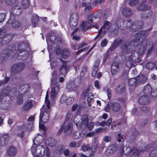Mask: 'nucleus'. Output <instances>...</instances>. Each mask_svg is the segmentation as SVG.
Returning a JSON list of instances; mask_svg holds the SVG:
<instances>
[{
	"instance_id": "obj_33",
	"label": "nucleus",
	"mask_w": 157,
	"mask_h": 157,
	"mask_svg": "<svg viewBox=\"0 0 157 157\" xmlns=\"http://www.w3.org/2000/svg\"><path fill=\"white\" fill-rule=\"evenodd\" d=\"M33 105V104L31 101H27L23 106V109L24 110L28 111L32 107Z\"/></svg>"
},
{
	"instance_id": "obj_5",
	"label": "nucleus",
	"mask_w": 157,
	"mask_h": 157,
	"mask_svg": "<svg viewBox=\"0 0 157 157\" xmlns=\"http://www.w3.org/2000/svg\"><path fill=\"white\" fill-rule=\"evenodd\" d=\"M51 98L52 100H53L58 92L59 89V85L55 79H53L51 80Z\"/></svg>"
},
{
	"instance_id": "obj_11",
	"label": "nucleus",
	"mask_w": 157,
	"mask_h": 157,
	"mask_svg": "<svg viewBox=\"0 0 157 157\" xmlns=\"http://www.w3.org/2000/svg\"><path fill=\"white\" fill-rule=\"evenodd\" d=\"M12 52L11 49L4 50L0 54V61L1 63H3L8 59Z\"/></svg>"
},
{
	"instance_id": "obj_4",
	"label": "nucleus",
	"mask_w": 157,
	"mask_h": 157,
	"mask_svg": "<svg viewBox=\"0 0 157 157\" xmlns=\"http://www.w3.org/2000/svg\"><path fill=\"white\" fill-rule=\"evenodd\" d=\"M111 25V24L109 21H105L102 27L99 30L98 34L95 38L94 40L100 39L103 36L105 33L108 30Z\"/></svg>"
},
{
	"instance_id": "obj_40",
	"label": "nucleus",
	"mask_w": 157,
	"mask_h": 157,
	"mask_svg": "<svg viewBox=\"0 0 157 157\" xmlns=\"http://www.w3.org/2000/svg\"><path fill=\"white\" fill-rule=\"evenodd\" d=\"M136 46H138V52L139 54L142 55L144 53V46L143 44H142L141 43H139Z\"/></svg>"
},
{
	"instance_id": "obj_60",
	"label": "nucleus",
	"mask_w": 157,
	"mask_h": 157,
	"mask_svg": "<svg viewBox=\"0 0 157 157\" xmlns=\"http://www.w3.org/2000/svg\"><path fill=\"white\" fill-rule=\"evenodd\" d=\"M108 41L107 39H105L102 40L101 42V45L102 47H104L107 45Z\"/></svg>"
},
{
	"instance_id": "obj_57",
	"label": "nucleus",
	"mask_w": 157,
	"mask_h": 157,
	"mask_svg": "<svg viewBox=\"0 0 157 157\" xmlns=\"http://www.w3.org/2000/svg\"><path fill=\"white\" fill-rule=\"evenodd\" d=\"M71 91H73L75 92L76 95H77L78 94L79 89L78 87L76 86L75 85V86H74Z\"/></svg>"
},
{
	"instance_id": "obj_22",
	"label": "nucleus",
	"mask_w": 157,
	"mask_h": 157,
	"mask_svg": "<svg viewBox=\"0 0 157 157\" xmlns=\"http://www.w3.org/2000/svg\"><path fill=\"white\" fill-rule=\"evenodd\" d=\"M9 136L8 134H6L2 136L0 138V144L1 146L5 145L8 141Z\"/></svg>"
},
{
	"instance_id": "obj_31",
	"label": "nucleus",
	"mask_w": 157,
	"mask_h": 157,
	"mask_svg": "<svg viewBox=\"0 0 157 157\" xmlns=\"http://www.w3.org/2000/svg\"><path fill=\"white\" fill-rule=\"evenodd\" d=\"M143 91L145 94L148 96L150 95L152 92V88L150 85H147L144 87Z\"/></svg>"
},
{
	"instance_id": "obj_43",
	"label": "nucleus",
	"mask_w": 157,
	"mask_h": 157,
	"mask_svg": "<svg viewBox=\"0 0 157 157\" xmlns=\"http://www.w3.org/2000/svg\"><path fill=\"white\" fill-rule=\"evenodd\" d=\"M6 35V30L4 29H0V39L3 41Z\"/></svg>"
},
{
	"instance_id": "obj_42",
	"label": "nucleus",
	"mask_w": 157,
	"mask_h": 157,
	"mask_svg": "<svg viewBox=\"0 0 157 157\" xmlns=\"http://www.w3.org/2000/svg\"><path fill=\"white\" fill-rule=\"evenodd\" d=\"M72 129L71 128V125L68 124L67 126L65 127L64 129V132L66 134V135H69L71 133Z\"/></svg>"
},
{
	"instance_id": "obj_8",
	"label": "nucleus",
	"mask_w": 157,
	"mask_h": 157,
	"mask_svg": "<svg viewBox=\"0 0 157 157\" xmlns=\"http://www.w3.org/2000/svg\"><path fill=\"white\" fill-rule=\"evenodd\" d=\"M25 65L24 63H19L14 64L11 68L12 73L17 74L21 73L25 69Z\"/></svg>"
},
{
	"instance_id": "obj_46",
	"label": "nucleus",
	"mask_w": 157,
	"mask_h": 157,
	"mask_svg": "<svg viewBox=\"0 0 157 157\" xmlns=\"http://www.w3.org/2000/svg\"><path fill=\"white\" fill-rule=\"evenodd\" d=\"M150 157H157V148H155L151 151Z\"/></svg>"
},
{
	"instance_id": "obj_13",
	"label": "nucleus",
	"mask_w": 157,
	"mask_h": 157,
	"mask_svg": "<svg viewBox=\"0 0 157 157\" xmlns=\"http://www.w3.org/2000/svg\"><path fill=\"white\" fill-rule=\"evenodd\" d=\"M14 17L11 16L8 22L6 24V26H7L9 23H11L13 28L17 29L21 25V23L18 21L14 19Z\"/></svg>"
},
{
	"instance_id": "obj_12",
	"label": "nucleus",
	"mask_w": 157,
	"mask_h": 157,
	"mask_svg": "<svg viewBox=\"0 0 157 157\" xmlns=\"http://www.w3.org/2000/svg\"><path fill=\"white\" fill-rule=\"evenodd\" d=\"M92 17L91 16H89L88 17L87 21L83 22L81 25V27L82 29V31H85L88 29L91 28L90 25L92 22Z\"/></svg>"
},
{
	"instance_id": "obj_29",
	"label": "nucleus",
	"mask_w": 157,
	"mask_h": 157,
	"mask_svg": "<svg viewBox=\"0 0 157 157\" xmlns=\"http://www.w3.org/2000/svg\"><path fill=\"white\" fill-rule=\"evenodd\" d=\"M123 14L125 17H129L131 16L132 14L131 10L128 8H124L122 10Z\"/></svg>"
},
{
	"instance_id": "obj_21",
	"label": "nucleus",
	"mask_w": 157,
	"mask_h": 157,
	"mask_svg": "<svg viewBox=\"0 0 157 157\" xmlns=\"http://www.w3.org/2000/svg\"><path fill=\"white\" fill-rule=\"evenodd\" d=\"M99 63L98 61L95 62L92 68V71L91 72V75L93 77L96 76L98 69Z\"/></svg>"
},
{
	"instance_id": "obj_39",
	"label": "nucleus",
	"mask_w": 157,
	"mask_h": 157,
	"mask_svg": "<svg viewBox=\"0 0 157 157\" xmlns=\"http://www.w3.org/2000/svg\"><path fill=\"white\" fill-rule=\"evenodd\" d=\"M22 54V56H19L22 57L21 59L23 60L27 59L29 57V53L28 50H23Z\"/></svg>"
},
{
	"instance_id": "obj_6",
	"label": "nucleus",
	"mask_w": 157,
	"mask_h": 157,
	"mask_svg": "<svg viewBox=\"0 0 157 157\" xmlns=\"http://www.w3.org/2000/svg\"><path fill=\"white\" fill-rule=\"evenodd\" d=\"M81 119L82 124L76 121V118L75 117L74 119V122L78 128H81L82 127L85 128L88 124V117L86 115H83Z\"/></svg>"
},
{
	"instance_id": "obj_28",
	"label": "nucleus",
	"mask_w": 157,
	"mask_h": 157,
	"mask_svg": "<svg viewBox=\"0 0 157 157\" xmlns=\"http://www.w3.org/2000/svg\"><path fill=\"white\" fill-rule=\"evenodd\" d=\"M119 70V63L117 62L113 63L111 66V72L113 74H114L117 72Z\"/></svg>"
},
{
	"instance_id": "obj_52",
	"label": "nucleus",
	"mask_w": 157,
	"mask_h": 157,
	"mask_svg": "<svg viewBox=\"0 0 157 157\" xmlns=\"http://www.w3.org/2000/svg\"><path fill=\"white\" fill-rule=\"evenodd\" d=\"M114 152L109 147L105 151V154L107 155H112Z\"/></svg>"
},
{
	"instance_id": "obj_64",
	"label": "nucleus",
	"mask_w": 157,
	"mask_h": 157,
	"mask_svg": "<svg viewBox=\"0 0 157 157\" xmlns=\"http://www.w3.org/2000/svg\"><path fill=\"white\" fill-rule=\"evenodd\" d=\"M6 15L4 13L0 14V23L2 22L5 20Z\"/></svg>"
},
{
	"instance_id": "obj_20",
	"label": "nucleus",
	"mask_w": 157,
	"mask_h": 157,
	"mask_svg": "<svg viewBox=\"0 0 157 157\" xmlns=\"http://www.w3.org/2000/svg\"><path fill=\"white\" fill-rule=\"evenodd\" d=\"M14 35L13 34L9 33H8L5 36V37H4L5 41H6V42H5L3 41H1V45H4L7 44L8 42H10L13 38Z\"/></svg>"
},
{
	"instance_id": "obj_59",
	"label": "nucleus",
	"mask_w": 157,
	"mask_h": 157,
	"mask_svg": "<svg viewBox=\"0 0 157 157\" xmlns=\"http://www.w3.org/2000/svg\"><path fill=\"white\" fill-rule=\"evenodd\" d=\"M16 0H5V2L8 5H12L15 3Z\"/></svg>"
},
{
	"instance_id": "obj_45",
	"label": "nucleus",
	"mask_w": 157,
	"mask_h": 157,
	"mask_svg": "<svg viewBox=\"0 0 157 157\" xmlns=\"http://www.w3.org/2000/svg\"><path fill=\"white\" fill-rule=\"evenodd\" d=\"M155 66V64L151 62L148 63L146 65L147 68L149 70H152Z\"/></svg>"
},
{
	"instance_id": "obj_61",
	"label": "nucleus",
	"mask_w": 157,
	"mask_h": 157,
	"mask_svg": "<svg viewBox=\"0 0 157 157\" xmlns=\"http://www.w3.org/2000/svg\"><path fill=\"white\" fill-rule=\"evenodd\" d=\"M142 14H143V15L141 16V17L143 18H148L149 16L151 15V12H149V14L147 15L144 12H143L142 13Z\"/></svg>"
},
{
	"instance_id": "obj_16",
	"label": "nucleus",
	"mask_w": 157,
	"mask_h": 157,
	"mask_svg": "<svg viewBox=\"0 0 157 157\" xmlns=\"http://www.w3.org/2000/svg\"><path fill=\"white\" fill-rule=\"evenodd\" d=\"M29 45L27 44L22 43L20 44L18 47V56H22V54L23 50H27V49L29 48Z\"/></svg>"
},
{
	"instance_id": "obj_25",
	"label": "nucleus",
	"mask_w": 157,
	"mask_h": 157,
	"mask_svg": "<svg viewBox=\"0 0 157 157\" xmlns=\"http://www.w3.org/2000/svg\"><path fill=\"white\" fill-rule=\"evenodd\" d=\"M56 37L52 35L50 36L47 37V41L48 45L52 44V46L54 47L57 44V43L53 42L54 41L56 40Z\"/></svg>"
},
{
	"instance_id": "obj_35",
	"label": "nucleus",
	"mask_w": 157,
	"mask_h": 157,
	"mask_svg": "<svg viewBox=\"0 0 157 157\" xmlns=\"http://www.w3.org/2000/svg\"><path fill=\"white\" fill-rule=\"evenodd\" d=\"M138 10L140 11H143V12L146 10H150L151 7L146 4L142 5L138 8Z\"/></svg>"
},
{
	"instance_id": "obj_62",
	"label": "nucleus",
	"mask_w": 157,
	"mask_h": 157,
	"mask_svg": "<svg viewBox=\"0 0 157 157\" xmlns=\"http://www.w3.org/2000/svg\"><path fill=\"white\" fill-rule=\"evenodd\" d=\"M87 101L88 103V105L89 106H91V103H92L94 101L93 98H92V97L91 98H87Z\"/></svg>"
},
{
	"instance_id": "obj_23",
	"label": "nucleus",
	"mask_w": 157,
	"mask_h": 157,
	"mask_svg": "<svg viewBox=\"0 0 157 157\" xmlns=\"http://www.w3.org/2000/svg\"><path fill=\"white\" fill-rule=\"evenodd\" d=\"M137 80L138 85L142 84L145 83L147 81V78L146 76L141 75L136 77Z\"/></svg>"
},
{
	"instance_id": "obj_17",
	"label": "nucleus",
	"mask_w": 157,
	"mask_h": 157,
	"mask_svg": "<svg viewBox=\"0 0 157 157\" xmlns=\"http://www.w3.org/2000/svg\"><path fill=\"white\" fill-rule=\"evenodd\" d=\"M17 153L16 148L13 146H10L7 150V153L10 156L13 157L15 156Z\"/></svg>"
},
{
	"instance_id": "obj_41",
	"label": "nucleus",
	"mask_w": 157,
	"mask_h": 157,
	"mask_svg": "<svg viewBox=\"0 0 157 157\" xmlns=\"http://www.w3.org/2000/svg\"><path fill=\"white\" fill-rule=\"evenodd\" d=\"M21 5L23 9L28 8L30 5L29 0H22L21 2Z\"/></svg>"
},
{
	"instance_id": "obj_19",
	"label": "nucleus",
	"mask_w": 157,
	"mask_h": 157,
	"mask_svg": "<svg viewBox=\"0 0 157 157\" xmlns=\"http://www.w3.org/2000/svg\"><path fill=\"white\" fill-rule=\"evenodd\" d=\"M149 101L150 99L148 96H142L139 99V103L142 105L147 104Z\"/></svg>"
},
{
	"instance_id": "obj_9",
	"label": "nucleus",
	"mask_w": 157,
	"mask_h": 157,
	"mask_svg": "<svg viewBox=\"0 0 157 157\" xmlns=\"http://www.w3.org/2000/svg\"><path fill=\"white\" fill-rule=\"evenodd\" d=\"M59 60L62 63V66L60 68L59 73L61 75H65L70 68V66L67 64V62L64 61L61 58H60Z\"/></svg>"
},
{
	"instance_id": "obj_53",
	"label": "nucleus",
	"mask_w": 157,
	"mask_h": 157,
	"mask_svg": "<svg viewBox=\"0 0 157 157\" xmlns=\"http://www.w3.org/2000/svg\"><path fill=\"white\" fill-rule=\"evenodd\" d=\"M65 146L63 145H60L57 148V151L59 153H61L65 149Z\"/></svg>"
},
{
	"instance_id": "obj_27",
	"label": "nucleus",
	"mask_w": 157,
	"mask_h": 157,
	"mask_svg": "<svg viewBox=\"0 0 157 157\" xmlns=\"http://www.w3.org/2000/svg\"><path fill=\"white\" fill-rule=\"evenodd\" d=\"M29 86L28 84H25L21 86L19 89V93L21 94H25L28 90Z\"/></svg>"
},
{
	"instance_id": "obj_37",
	"label": "nucleus",
	"mask_w": 157,
	"mask_h": 157,
	"mask_svg": "<svg viewBox=\"0 0 157 157\" xmlns=\"http://www.w3.org/2000/svg\"><path fill=\"white\" fill-rule=\"evenodd\" d=\"M128 84L130 86H136L138 85L136 77L130 79L128 80Z\"/></svg>"
},
{
	"instance_id": "obj_1",
	"label": "nucleus",
	"mask_w": 157,
	"mask_h": 157,
	"mask_svg": "<svg viewBox=\"0 0 157 157\" xmlns=\"http://www.w3.org/2000/svg\"><path fill=\"white\" fill-rule=\"evenodd\" d=\"M37 139L36 137L33 140V144L31 149L32 152L34 157L43 156L46 153V156L49 157L50 156L49 151L48 150H46L45 147L41 144H37L34 143V141Z\"/></svg>"
},
{
	"instance_id": "obj_15",
	"label": "nucleus",
	"mask_w": 157,
	"mask_h": 157,
	"mask_svg": "<svg viewBox=\"0 0 157 157\" xmlns=\"http://www.w3.org/2000/svg\"><path fill=\"white\" fill-rule=\"evenodd\" d=\"M22 10L19 5H16L13 6L11 10V13L13 15H17L20 14Z\"/></svg>"
},
{
	"instance_id": "obj_58",
	"label": "nucleus",
	"mask_w": 157,
	"mask_h": 157,
	"mask_svg": "<svg viewBox=\"0 0 157 157\" xmlns=\"http://www.w3.org/2000/svg\"><path fill=\"white\" fill-rule=\"evenodd\" d=\"M79 136V132H76L73 133L72 137L74 139H78L80 138Z\"/></svg>"
},
{
	"instance_id": "obj_51",
	"label": "nucleus",
	"mask_w": 157,
	"mask_h": 157,
	"mask_svg": "<svg viewBox=\"0 0 157 157\" xmlns=\"http://www.w3.org/2000/svg\"><path fill=\"white\" fill-rule=\"evenodd\" d=\"M140 111L145 113H148L149 112V108L146 106H143L140 109Z\"/></svg>"
},
{
	"instance_id": "obj_63",
	"label": "nucleus",
	"mask_w": 157,
	"mask_h": 157,
	"mask_svg": "<svg viewBox=\"0 0 157 157\" xmlns=\"http://www.w3.org/2000/svg\"><path fill=\"white\" fill-rule=\"evenodd\" d=\"M90 147L91 149L92 150H93V151H94L96 149L97 147V144L95 142L92 143Z\"/></svg>"
},
{
	"instance_id": "obj_54",
	"label": "nucleus",
	"mask_w": 157,
	"mask_h": 157,
	"mask_svg": "<svg viewBox=\"0 0 157 157\" xmlns=\"http://www.w3.org/2000/svg\"><path fill=\"white\" fill-rule=\"evenodd\" d=\"M48 94L47 93L45 98V104L46 107H50V101L48 100Z\"/></svg>"
},
{
	"instance_id": "obj_3",
	"label": "nucleus",
	"mask_w": 157,
	"mask_h": 157,
	"mask_svg": "<svg viewBox=\"0 0 157 157\" xmlns=\"http://www.w3.org/2000/svg\"><path fill=\"white\" fill-rule=\"evenodd\" d=\"M139 41H134L132 40L131 42L125 41L123 43L121 46V52L124 54L128 53L130 52V45L136 46L138 44Z\"/></svg>"
},
{
	"instance_id": "obj_38",
	"label": "nucleus",
	"mask_w": 157,
	"mask_h": 157,
	"mask_svg": "<svg viewBox=\"0 0 157 157\" xmlns=\"http://www.w3.org/2000/svg\"><path fill=\"white\" fill-rule=\"evenodd\" d=\"M39 20V18L38 15H35L33 16L31 19V21L34 27L37 26Z\"/></svg>"
},
{
	"instance_id": "obj_44",
	"label": "nucleus",
	"mask_w": 157,
	"mask_h": 157,
	"mask_svg": "<svg viewBox=\"0 0 157 157\" xmlns=\"http://www.w3.org/2000/svg\"><path fill=\"white\" fill-rule=\"evenodd\" d=\"M139 152L137 149L134 150L132 151V154L130 155V157H138Z\"/></svg>"
},
{
	"instance_id": "obj_48",
	"label": "nucleus",
	"mask_w": 157,
	"mask_h": 157,
	"mask_svg": "<svg viewBox=\"0 0 157 157\" xmlns=\"http://www.w3.org/2000/svg\"><path fill=\"white\" fill-rule=\"evenodd\" d=\"M90 149L91 147L90 144H88L87 145H84L81 147V149L84 151H87Z\"/></svg>"
},
{
	"instance_id": "obj_18",
	"label": "nucleus",
	"mask_w": 157,
	"mask_h": 157,
	"mask_svg": "<svg viewBox=\"0 0 157 157\" xmlns=\"http://www.w3.org/2000/svg\"><path fill=\"white\" fill-rule=\"evenodd\" d=\"M111 109L114 112H119L121 109V105L117 102L110 103Z\"/></svg>"
},
{
	"instance_id": "obj_56",
	"label": "nucleus",
	"mask_w": 157,
	"mask_h": 157,
	"mask_svg": "<svg viewBox=\"0 0 157 157\" xmlns=\"http://www.w3.org/2000/svg\"><path fill=\"white\" fill-rule=\"evenodd\" d=\"M138 0H131L129 1V4L130 6H132L136 5L138 4Z\"/></svg>"
},
{
	"instance_id": "obj_36",
	"label": "nucleus",
	"mask_w": 157,
	"mask_h": 157,
	"mask_svg": "<svg viewBox=\"0 0 157 157\" xmlns=\"http://www.w3.org/2000/svg\"><path fill=\"white\" fill-rule=\"evenodd\" d=\"M133 65V60L132 56L128 57L126 61V66L128 68H130Z\"/></svg>"
},
{
	"instance_id": "obj_24",
	"label": "nucleus",
	"mask_w": 157,
	"mask_h": 157,
	"mask_svg": "<svg viewBox=\"0 0 157 157\" xmlns=\"http://www.w3.org/2000/svg\"><path fill=\"white\" fill-rule=\"evenodd\" d=\"M122 42V40L121 39H117L114 40L113 44H112L111 47L109 48L111 51L114 50L115 48L119 46Z\"/></svg>"
},
{
	"instance_id": "obj_2",
	"label": "nucleus",
	"mask_w": 157,
	"mask_h": 157,
	"mask_svg": "<svg viewBox=\"0 0 157 157\" xmlns=\"http://www.w3.org/2000/svg\"><path fill=\"white\" fill-rule=\"evenodd\" d=\"M152 28L150 27L146 30H144L139 32L136 35L135 39L132 40L134 41H139V43H142V41L144 40L149 34V31H151Z\"/></svg>"
},
{
	"instance_id": "obj_34",
	"label": "nucleus",
	"mask_w": 157,
	"mask_h": 157,
	"mask_svg": "<svg viewBox=\"0 0 157 157\" xmlns=\"http://www.w3.org/2000/svg\"><path fill=\"white\" fill-rule=\"evenodd\" d=\"M61 100L65 101V102L67 105H70L72 103L74 100V99L72 97H69L66 98V97L64 96H63L61 98Z\"/></svg>"
},
{
	"instance_id": "obj_49",
	"label": "nucleus",
	"mask_w": 157,
	"mask_h": 157,
	"mask_svg": "<svg viewBox=\"0 0 157 157\" xmlns=\"http://www.w3.org/2000/svg\"><path fill=\"white\" fill-rule=\"evenodd\" d=\"M10 78L7 77H5L4 79L0 81V86L6 84L9 81Z\"/></svg>"
},
{
	"instance_id": "obj_14",
	"label": "nucleus",
	"mask_w": 157,
	"mask_h": 157,
	"mask_svg": "<svg viewBox=\"0 0 157 157\" xmlns=\"http://www.w3.org/2000/svg\"><path fill=\"white\" fill-rule=\"evenodd\" d=\"M137 149L135 147L131 148L129 147H125V148H124V146L122 145L120 149V150L121 153L123 154L124 153L126 155H131L132 154V151L134 150Z\"/></svg>"
},
{
	"instance_id": "obj_47",
	"label": "nucleus",
	"mask_w": 157,
	"mask_h": 157,
	"mask_svg": "<svg viewBox=\"0 0 157 157\" xmlns=\"http://www.w3.org/2000/svg\"><path fill=\"white\" fill-rule=\"evenodd\" d=\"M48 141L49 145L51 147L54 146L56 144V142L54 139H49Z\"/></svg>"
},
{
	"instance_id": "obj_30",
	"label": "nucleus",
	"mask_w": 157,
	"mask_h": 157,
	"mask_svg": "<svg viewBox=\"0 0 157 157\" xmlns=\"http://www.w3.org/2000/svg\"><path fill=\"white\" fill-rule=\"evenodd\" d=\"M125 89L124 84H119L116 88V91L118 94H122L124 92Z\"/></svg>"
},
{
	"instance_id": "obj_10",
	"label": "nucleus",
	"mask_w": 157,
	"mask_h": 157,
	"mask_svg": "<svg viewBox=\"0 0 157 157\" xmlns=\"http://www.w3.org/2000/svg\"><path fill=\"white\" fill-rule=\"evenodd\" d=\"M50 111V107H46L44 112L41 111L40 115V119L44 122H46L49 119V114Z\"/></svg>"
},
{
	"instance_id": "obj_55",
	"label": "nucleus",
	"mask_w": 157,
	"mask_h": 157,
	"mask_svg": "<svg viewBox=\"0 0 157 157\" xmlns=\"http://www.w3.org/2000/svg\"><path fill=\"white\" fill-rule=\"evenodd\" d=\"M74 86H75V84L74 83H68L67 85V87L70 91H71Z\"/></svg>"
},
{
	"instance_id": "obj_50",
	"label": "nucleus",
	"mask_w": 157,
	"mask_h": 157,
	"mask_svg": "<svg viewBox=\"0 0 157 157\" xmlns=\"http://www.w3.org/2000/svg\"><path fill=\"white\" fill-rule=\"evenodd\" d=\"M126 27L127 28L132 27L133 28H134V24L133 23L132 21L130 19L128 20L126 22Z\"/></svg>"
},
{
	"instance_id": "obj_32",
	"label": "nucleus",
	"mask_w": 157,
	"mask_h": 157,
	"mask_svg": "<svg viewBox=\"0 0 157 157\" xmlns=\"http://www.w3.org/2000/svg\"><path fill=\"white\" fill-rule=\"evenodd\" d=\"M70 50L67 48H64L62 52L61 55L63 58L66 59L68 57L70 54Z\"/></svg>"
},
{
	"instance_id": "obj_7",
	"label": "nucleus",
	"mask_w": 157,
	"mask_h": 157,
	"mask_svg": "<svg viewBox=\"0 0 157 157\" xmlns=\"http://www.w3.org/2000/svg\"><path fill=\"white\" fill-rule=\"evenodd\" d=\"M78 20V14L77 13H72L69 19V24L72 29L75 28L77 24Z\"/></svg>"
},
{
	"instance_id": "obj_26",
	"label": "nucleus",
	"mask_w": 157,
	"mask_h": 157,
	"mask_svg": "<svg viewBox=\"0 0 157 157\" xmlns=\"http://www.w3.org/2000/svg\"><path fill=\"white\" fill-rule=\"evenodd\" d=\"M10 92L9 87L3 90L0 94V100L2 99L5 97L9 96L10 94Z\"/></svg>"
}]
</instances>
